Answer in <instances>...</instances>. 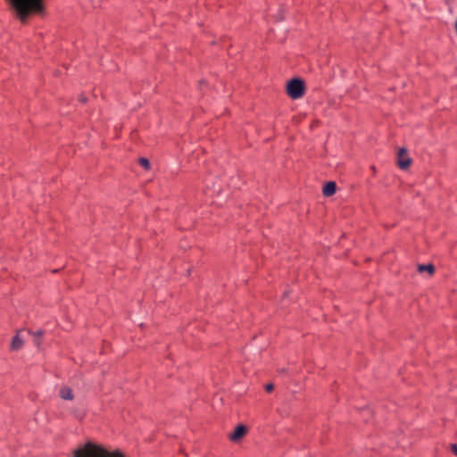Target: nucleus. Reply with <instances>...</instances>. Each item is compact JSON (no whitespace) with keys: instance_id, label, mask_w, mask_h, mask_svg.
<instances>
[{"instance_id":"7","label":"nucleus","mask_w":457,"mask_h":457,"mask_svg":"<svg viewBox=\"0 0 457 457\" xmlns=\"http://www.w3.org/2000/svg\"><path fill=\"white\" fill-rule=\"evenodd\" d=\"M23 345V340L20 337L19 334H17L12 340L11 348L13 351L20 350Z\"/></svg>"},{"instance_id":"2","label":"nucleus","mask_w":457,"mask_h":457,"mask_svg":"<svg viewBox=\"0 0 457 457\" xmlns=\"http://www.w3.org/2000/svg\"><path fill=\"white\" fill-rule=\"evenodd\" d=\"M73 457H125L120 450H111L101 445L87 442L73 452Z\"/></svg>"},{"instance_id":"10","label":"nucleus","mask_w":457,"mask_h":457,"mask_svg":"<svg viewBox=\"0 0 457 457\" xmlns=\"http://www.w3.org/2000/svg\"><path fill=\"white\" fill-rule=\"evenodd\" d=\"M139 163L142 167H144L146 170L149 169V167H150V162L146 158H140Z\"/></svg>"},{"instance_id":"9","label":"nucleus","mask_w":457,"mask_h":457,"mask_svg":"<svg viewBox=\"0 0 457 457\" xmlns=\"http://www.w3.org/2000/svg\"><path fill=\"white\" fill-rule=\"evenodd\" d=\"M418 270L420 272H423V271H427L428 272L430 275H432L434 272H435V267L432 265V264H420L419 265L418 267Z\"/></svg>"},{"instance_id":"1","label":"nucleus","mask_w":457,"mask_h":457,"mask_svg":"<svg viewBox=\"0 0 457 457\" xmlns=\"http://www.w3.org/2000/svg\"><path fill=\"white\" fill-rule=\"evenodd\" d=\"M8 1L21 22H25L30 14H41L45 11L44 0Z\"/></svg>"},{"instance_id":"14","label":"nucleus","mask_w":457,"mask_h":457,"mask_svg":"<svg viewBox=\"0 0 457 457\" xmlns=\"http://www.w3.org/2000/svg\"><path fill=\"white\" fill-rule=\"evenodd\" d=\"M80 101H81V102H86V97L81 96V97H80Z\"/></svg>"},{"instance_id":"5","label":"nucleus","mask_w":457,"mask_h":457,"mask_svg":"<svg viewBox=\"0 0 457 457\" xmlns=\"http://www.w3.org/2000/svg\"><path fill=\"white\" fill-rule=\"evenodd\" d=\"M246 433V428L245 427L240 425V426H237L236 428V429L234 430V432L230 435V439L232 441H237L239 440L241 437H243Z\"/></svg>"},{"instance_id":"11","label":"nucleus","mask_w":457,"mask_h":457,"mask_svg":"<svg viewBox=\"0 0 457 457\" xmlns=\"http://www.w3.org/2000/svg\"><path fill=\"white\" fill-rule=\"evenodd\" d=\"M33 336L36 337L35 344L38 345L39 342L37 341V338H39L43 336V331L37 330L36 332L33 333Z\"/></svg>"},{"instance_id":"12","label":"nucleus","mask_w":457,"mask_h":457,"mask_svg":"<svg viewBox=\"0 0 457 457\" xmlns=\"http://www.w3.org/2000/svg\"><path fill=\"white\" fill-rule=\"evenodd\" d=\"M274 388V386L272 384H268L265 387L267 392H271Z\"/></svg>"},{"instance_id":"3","label":"nucleus","mask_w":457,"mask_h":457,"mask_svg":"<svg viewBox=\"0 0 457 457\" xmlns=\"http://www.w3.org/2000/svg\"><path fill=\"white\" fill-rule=\"evenodd\" d=\"M287 92L293 99L301 98L304 94L303 81L299 79H294L287 83Z\"/></svg>"},{"instance_id":"4","label":"nucleus","mask_w":457,"mask_h":457,"mask_svg":"<svg viewBox=\"0 0 457 457\" xmlns=\"http://www.w3.org/2000/svg\"><path fill=\"white\" fill-rule=\"evenodd\" d=\"M411 162V158L407 155V151L404 148H401L397 154V163L402 170H406L410 167Z\"/></svg>"},{"instance_id":"13","label":"nucleus","mask_w":457,"mask_h":457,"mask_svg":"<svg viewBox=\"0 0 457 457\" xmlns=\"http://www.w3.org/2000/svg\"><path fill=\"white\" fill-rule=\"evenodd\" d=\"M452 452L457 455V445H451Z\"/></svg>"},{"instance_id":"6","label":"nucleus","mask_w":457,"mask_h":457,"mask_svg":"<svg viewBox=\"0 0 457 457\" xmlns=\"http://www.w3.org/2000/svg\"><path fill=\"white\" fill-rule=\"evenodd\" d=\"M336 189H337V185L335 182L333 181H329L328 182L324 187H323V195H326V196H330L332 195L335 194L336 192Z\"/></svg>"},{"instance_id":"8","label":"nucleus","mask_w":457,"mask_h":457,"mask_svg":"<svg viewBox=\"0 0 457 457\" xmlns=\"http://www.w3.org/2000/svg\"><path fill=\"white\" fill-rule=\"evenodd\" d=\"M60 396L64 400H72L73 399L72 390L68 386H63L60 390Z\"/></svg>"}]
</instances>
